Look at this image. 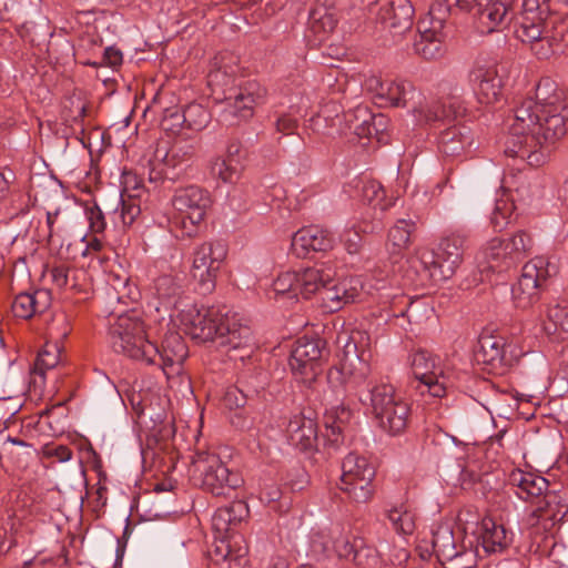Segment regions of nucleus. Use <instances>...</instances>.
Masks as SVG:
<instances>
[{
    "label": "nucleus",
    "instance_id": "19",
    "mask_svg": "<svg viewBox=\"0 0 568 568\" xmlns=\"http://www.w3.org/2000/svg\"><path fill=\"white\" fill-rule=\"evenodd\" d=\"M409 361L413 374L419 383L417 388L422 393L428 392L434 397L445 396L447 376L440 357L428 351L418 349L410 355Z\"/></svg>",
    "mask_w": 568,
    "mask_h": 568
},
{
    "label": "nucleus",
    "instance_id": "9",
    "mask_svg": "<svg viewBox=\"0 0 568 568\" xmlns=\"http://www.w3.org/2000/svg\"><path fill=\"white\" fill-rule=\"evenodd\" d=\"M546 508L539 507L536 521V530L539 527L547 532L540 540H536L537 551L541 556L548 557L552 562L568 568V538L558 539L556 536V525L559 524L567 513L565 505L559 506L557 496L548 495L546 497Z\"/></svg>",
    "mask_w": 568,
    "mask_h": 568
},
{
    "label": "nucleus",
    "instance_id": "25",
    "mask_svg": "<svg viewBox=\"0 0 568 568\" xmlns=\"http://www.w3.org/2000/svg\"><path fill=\"white\" fill-rule=\"evenodd\" d=\"M509 484L514 487V491L518 498L525 501H529L532 498H539L538 506L532 510L530 518V524L536 526L538 508H546V497L551 495L550 493L544 494L548 487L547 479L534 473L515 469L509 475ZM552 495L556 496L555 494Z\"/></svg>",
    "mask_w": 568,
    "mask_h": 568
},
{
    "label": "nucleus",
    "instance_id": "45",
    "mask_svg": "<svg viewBox=\"0 0 568 568\" xmlns=\"http://www.w3.org/2000/svg\"><path fill=\"white\" fill-rule=\"evenodd\" d=\"M333 538L332 554H335L339 558L351 560L354 551L358 547L361 537L354 535L349 529H346V527L335 524L333 525Z\"/></svg>",
    "mask_w": 568,
    "mask_h": 568
},
{
    "label": "nucleus",
    "instance_id": "51",
    "mask_svg": "<svg viewBox=\"0 0 568 568\" xmlns=\"http://www.w3.org/2000/svg\"><path fill=\"white\" fill-rule=\"evenodd\" d=\"M544 331L548 334L562 333L568 335V306L554 305L547 310V321Z\"/></svg>",
    "mask_w": 568,
    "mask_h": 568
},
{
    "label": "nucleus",
    "instance_id": "15",
    "mask_svg": "<svg viewBox=\"0 0 568 568\" xmlns=\"http://www.w3.org/2000/svg\"><path fill=\"white\" fill-rule=\"evenodd\" d=\"M516 358L515 346L505 336L488 331L479 335L475 359L484 365L487 372L501 375L508 371Z\"/></svg>",
    "mask_w": 568,
    "mask_h": 568
},
{
    "label": "nucleus",
    "instance_id": "61",
    "mask_svg": "<svg viewBox=\"0 0 568 568\" xmlns=\"http://www.w3.org/2000/svg\"><path fill=\"white\" fill-rule=\"evenodd\" d=\"M176 114H182V113L176 109H169L165 111V114L161 122V125L165 131H170L172 133H178V132H180V130L183 126H185L184 121L175 120Z\"/></svg>",
    "mask_w": 568,
    "mask_h": 568
},
{
    "label": "nucleus",
    "instance_id": "28",
    "mask_svg": "<svg viewBox=\"0 0 568 568\" xmlns=\"http://www.w3.org/2000/svg\"><path fill=\"white\" fill-rule=\"evenodd\" d=\"M187 357V347L178 333H171L165 336L162 343V348H159V355L154 357L153 363L148 365H158L170 378L174 375H179L182 372V364Z\"/></svg>",
    "mask_w": 568,
    "mask_h": 568
},
{
    "label": "nucleus",
    "instance_id": "50",
    "mask_svg": "<svg viewBox=\"0 0 568 568\" xmlns=\"http://www.w3.org/2000/svg\"><path fill=\"white\" fill-rule=\"evenodd\" d=\"M181 113L175 120L184 121L185 128L196 132L205 129L211 120L209 111L197 103L189 104Z\"/></svg>",
    "mask_w": 568,
    "mask_h": 568
},
{
    "label": "nucleus",
    "instance_id": "12",
    "mask_svg": "<svg viewBox=\"0 0 568 568\" xmlns=\"http://www.w3.org/2000/svg\"><path fill=\"white\" fill-rule=\"evenodd\" d=\"M375 467L364 456L349 453L342 463L339 489L355 503H367L374 494Z\"/></svg>",
    "mask_w": 568,
    "mask_h": 568
},
{
    "label": "nucleus",
    "instance_id": "62",
    "mask_svg": "<svg viewBox=\"0 0 568 568\" xmlns=\"http://www.w3.org/2000/svg\"><path fill=\"white\" fill-rule=\"evenodd\" d=\"M16 173L8 166L0 168V199H4L13 183L16 182Z\"/></svg>",
    "mask_w": 568,
    "mask_h": 568
},
{
    "label": "nucleus",
    "instance_id": "63",
    "mask_svg": "<svg viewBox=\"0 0 568 568\" xmlns=\"http://www.w3.org/2000/svg\"><path fill=\"white\" fill-rule=\"evenodd\" d=\"M282 496L281 488L274 483L264 484L260 491V500L265 505H271L280 500Z\"/></svg>",
    "mask_w": 568,
    "mask_h": 568
},
{
    "label": "nucleus",
    "instance_id": "5",
    "mask_svg": "<svg viewBox=\"0 0 568 568\" xmlns=\"http://www.w3.org/2000/svg\"><path fill=\"white\" fill-rule=\"evenodd\" d=\"M245 503L236 501L219 508L212 518L213 528L221 535L215 542V556L227 562L229 568H247L248 547L244 537L233 534L234 527L247 515Z\"/></svg>",
    "mask_w": 568,
    "mask_h": 568
},
{
    "label": "nucleus",
    "instance_id": "41",
    "mask_svg": "<svg viewBox=\"0 0 568 568\" xmlns=\"http://www.w3.org/2000/svg\"><path fill=\"white\" fill-rule=\"evenodd\" d=\"M385 516L393 530L400 536H409L416 529V513L406 503L389 506Z\"/></svg>",
    "mask_w": 568,
    "mask_h": 568
},
{
    "label": "nucleus",
    "instance_id": "49",
    "mask_svg": "<svg viewBox=\"0 0 568 568\" xmlns=\"http://www.w3.org/2000/svg\"><path fill=\"white\" fill-rule=\"evenodd\" d=\"M243 161L240 158H216L211 164V172L225 183H233L241 176L243 170Z\"/></svg>",
    "mask_w": 568,
    "mask_h": 568
},
{
    "label": "nucleus",
    "instance_id": "27",
    "mask_svg": "<svg viewBox=\"0 0 568 568\" xmlns=\"http://www.w3.org/2000/svg\"><path fill=\"white\" fill-rule=\"evenodd\" d=\"M475 535L478 547L485 554H501L511 545L514 539V532L493 517L483 518Z\"/></svg>",
    "mask_w": 568,
    "mask_h": 568
},
{
    "label": "nucleus",
    "instance_id": "21",
    "mask_svg": "<svg viewBox=\"0 0 568 568\" xmlns=\"http://www.w3.org/2000/svg\"><path fill=\"white\" fill-rule=\"evenodd\" d=\"M506 69L494 62H476L468 74L469 84L483 104L500 100L505 85Z\"/></svg>",
    "mask_w": 568,
    "mask_h": 568
},
{
    "label": "nucleus",
    "instance_id": "24",
    "mask_svg": "<svg viewBox=\"0 0 568 568\" xmlns=\"http://www.w3.org/2000/svg\"><path fill=\"white\" fill-rule=\"evenodd\" d=\"M321 355L322 349L317 341L306 337L298 338L290 357V367L294 377L310 386L320 372Z\"/></svg>",
    "mask_w": 568,
    "mask_h": 568
},
{
    "label": "nucleus",
    "instance_id": "57",
    "mask_svg": "<svg viewBox=\"0 0 568 568\" xmlns=\"http://www.w3.org/2000/svg\"><path fill=\"white\" fill-rule=\"evenodd\" d=\"M379 551L374 547L368 546L361 537L358 540V547L354 551L351 560L363 568H372L377 565Z\"/></svg>",
    "mask_w": 568,
    "mask_h": 568
},
{
    "label": "nucleus",
    "instance_id": "43",
    "mask_svg": "<svg viewBox=\"0 0 568 568\" xmlns=\"http://www.w3.org/2000/svg\"><path fill=\"white\" fill-rule=\"evenodd\" d=\"M432 544L442 564H445L447 559H452L459 547L452 527L447 524L438 525L433 529Z\"/></svg>",
    "mask_w": 568,
    "mask_h": 568
},
{
    "label": "nucleus",
    "instance_id": "56",
    "mask_svg": "<svg viewBox=\"0 0 568 568\" xmlns=\"http://www.w3.org/2000/svg\"><path fill=\"white\" fill-rule=\"evenodd\" d=\"M298 272H283L273 282V291L276 295H288L290 298L298 296Z\"/></svg>",
    "mask_w": 568,
    "mask_h": 568
},
{
    "label": "nucleus",
    "instance_id": "2",
    "mask_svg": "<svg viewBox=\"0 0 568 568\" xmlns=\"http://www.w3.org/2000/svg\"><path fill=\"white\" fill-rule=\"evenodd\" d=\"M372 368L364 355L346 356L328 371V382L355 390L362 405L371 409L378 425L390 435L402 434L408 424L410 406L385 378L367 381Z\"/></svg>",
    "mask_w": 568,
    "mask_h": 568
},
{
    "label": "nucleus",
    "instance_id": "16",
    "mask_svg": "<svg viewBox=\"0 0 568 568\" xmlns=\"http://www.w3.org/2000/svg\"><path fill=\"white\" fill-rule=\"evenodd\" d=\"M226 255L227 248L222 242H204L195 247L191 273L203 293L214 290L217 273Z\"/></svg>",
    "mask_w": 568,
    "mask_h": 568
},
{
    "label": "nucleus",
    "instance_id": "37",
    "mask_svg": "<svg viewBox=\"0 0 568 568\" xmlns=\"http://www.w3.org/2000/svg\"><path fill=\"white\" fill-rule=\"evenodd\" d=\"M204 318L205 315L200 314L199 306L190 302L189 306L181 308L172 321L179 322L183 332L191 338L199 342H209L212 341L213 331L211 328L200 326L201 321H204Z\"/></svg>",
    "mask_w": 568,
    "mask_h": 568
},
{
    "label": "nucleus",
    "instance_id": "17",
    "mask_svg": "<svg viewBox=\"0 0 568 568\" xmlns=\"http://www.w3.org/2000/svg\"><path fill=\"white\" fill-rule=\"evenodd\" d=\"M448 2L469 13L480 33L498 31L510 20L509 9L504 0H448Z\"/></svg>",
    "mask_w": 568,
    "mask_h": 568
},
{
    "label": "nucleus",
    "instance_id": "31",
    "mask_svg": "<svg viewBox=\"0 0 568 568\" xmlns=\"http://www.w3.org/2000/svg\"><path fill=\"white\" fill-rule=\"evenodd\" d=\"M287 442L300 450H312L317 443V425L312 417L303 413L293 414L286 422Z\"/></svg>",
    "mask_w": 568,
    "mask_h": 568
},
{
    "label": "nucleus",
    "instance_id": "33",
    "mask_svg": "<svg viewBox=\"0 0 568 568\" xmlns=\"http://www.w3.org/2000/svg\"><path fill=\"white\" fill-rule=\"evenodd\" d=\"M335 272L332 267L321 265L307 267L298 272V295L304 298H310L315 294L322 296L323 290L326 285L334 282Z\"/></svg>",
    "mask_w": 568,
    "mask_h": 568
},
{
    "label": "nucleus",
    "instance_id": "20",
    "mask_svg": "<svg viewBox=\"0 0 568 568\" xmlns=\"http://www.w3.org/2000/svg\"><path fill=\"white\" fill-rule=\"evenodd\" d=\"M363 85L376 103L383 106L406 108L416 97H420L415 85L405 79H382L378 75H371L365 79Z\"/></svg>",
    "mask_w": 568,
    "mask_h": 568
},
{
    "label": "nucleus",
    "instance_id": "55",
    "mask_svg": "<svg viewBox=\"0 0 568 568\" xmlns=\"http://www.w3.org/2000/svg\"><path fill=\"white\" fill-rule=\"evenodd\" d=\"M300 116L302 109L295 104L290 105L287 111L277 113L274 122L276 132L284 135L293 134L297 130Z\"/></svg>",
    "mask_w": 568,
    "mask_h": 568
},
{
    "label": "nucleus",
    "instance_id": "3",
    "mask_svg": "<svg viewBox=\"0 0 568 568\" xmlns=\"http://www.w3.org/2000/svg\"><path fill=\"white\" fill-rule=\"evenodd\" d=\"M237 65L232 55L220 53L214 57L207 73V85L216 101L221 102V118L233 125L253 115L254 108L265 98V89L256 81H248L233 88Z\"/></svg>",
    "mask_w": 568,
    "mask_h": 568
},
{
    "label": "nucleus",
    "instance_id": "59",
    "mask_svg": "<svg viewBox=\"0 0 568 568\" xmlns=\"http://www.w3.org/2000/svg\"><path fill=\"white\" fill-rule=\"evenodd\" d=\"M121 193L125 197H140L143 192L142 179L132 171L124 170L121 175Z\"/></svg>",
    "mask_w": 568,
    "mask_h": 568
},
{
    "label": "nucleus",
    "instance_id": "53",
    "mask_svg": "<svg viewBox=\"0 0 568 568\" xmlns=\"http://www.w3.org/2000/svg\"><path fill=\"white\" fill-rule=\"evenodd\" d=\"M516 206L514 202L506 197L496 200L494 211L490 216V223L495 231H503L513 220Z\"/></svg>",
    "mask_w": 568,
    "mask_h": 568
},
{
    "label": "nucleus",
    "instance_id": "6",
    "mask_svg": "<svg viewBox=\"0 0 568 568\" xmlns=\"http://www.w3.org/2000/svg\"><path fill=\"white\" fill-rule=\"evenodd\" d=\"M199 312L205 315L200 326L213 331L212 341L217 339L221 345L229 346L231 349H246L245 356H250L253 351V336L243 316L226 307L217 306H201ZM243 357L244 355L241 356Z\"/></svg>",
    "mask_w": 568,
    "mask_h": 568
},
{
    "label": "nucleus",
    "instance_id": "40",
    "mask_svg": "<svg viewBox=\"0 0 568 568\" xmlns=\"http://www.w3.org/2000/svg\"><path fill=\"white\" fill-rule=\"evenodd\" d=\"M499 250H504L503 264L511 267L521 261L532 247V239L524 231L515 233L509 239L503 240V243H496Z\"/></svg>",
    "mask_w": 568,
    "mask_h": 568
},
{
    "label": "nucleus",
    "instance_id": "39",
    "mask_svg": "<svg viewBox=\"0 0 568 568\" xmlns=\"http://www.w3.org/2000/svg\"><path fill=\"white\" fill-rule=\"evenodd\" d=\"M337 24L336 13L323 4L313 8L308 16V31L314 36V43L321 44Z\"/></svg>",
    "mask_w": 568,
    "mask_h": 568
},
{
    "label": "nucleus",
    "instance_id": "34",
    "mask_svg": "<svg viewBox=\"0 0 568 568\" xmlns=\"http://www.w3.org/2000/svg\"><path fill=\"white\" fill-rule=\"evenodd\" d=\"M355 187L358 190L361 200L374 211L373 214L366 212L364 217H371V220L379 217V223H382L383 213L392 203L386 201L385 191L381 183L375 180L361 179L356 182Z\"/></svg>",
    "mask_w": 568,
    "mask_h": 568
},
{
    "label": "nucleus",
    "instance_id": "8",
    "mask_svg": "<svg viewBox=\"0 0 568 568\" xmlns=\"http://www.w3.org/2000/svg\"><path fill=\"white\" fill-rule=\"evenodd\" d=\"M174 214L170 219L171 231L176 237H191L196 234L211 205L207 191L197 185L178 189L172 197Z\"/></svg>",
    "mask_w": 568,
    "mask_h": 568
},
{
    "label": "nucleus",
    "instance_id": "48",
    "mask_svg": "<svg viewBox=\"0 0 568 568\" xmlns=\"http://www.w3.org/2000/svg\"><path fill=\"white\" fill-rule=\"evenodd\" d=\"M139 197L120 194L119 203L112 212V222L119 226H130L141 213Z\"/></svg>",
    "mask_w": 568,
    "mask_h": 568
},
{
    "label": "nucleus",
    "instance_id": "14",
    "mask_svg": "<svg viewBox=\"0 0 568 568\" xmlns=\"http://www.w3.org/2000/svg\"><path fill=\"white\" fill-rule=\"evenodd\" d=\"M186 276L183 271L171 270L159 275L150 287L156 311L169 312L171 320L184 306H189L191 300L185 294Z\"/></svg>",
    "mask_w": 568,
    "mask_h": 568
},
{
    "label": "nucleus",
    "instance_id": "29",
    "mask_svg": "<svg viewBox=\"0 0 568 568\" xmlns=\"http://www.w3.org/2000/svg\"><path fill=\"white\" fill-rule=\"evenodd\" d=\"M334 237L320 226L298 230L292 237L291 251L296 257H306L310 252H325L333 247Z\"/></svg>",
    "mask_w": 568,
    "mask_h": 568
},
{
    "label": "nucleus",
    "instance_id": "30",
    "mask_svg": "<svg viewBox=\"0 0 568 568\" xmlns=\"http://www.w3.org/2000/svg\"><path fill=\"white\" fill-rule=\"evenodd\" d=\"M362 290V282L356 277L345 278L338 283L332 282L323 290L321 296L323 307L328 312L339 311L344 305L357 301Z\"/></svg>",
    "mask_w": 568,
    "mask_h": 568
},
{
    "label": "nucleus",
    "instance_id": "36",
    "mask_svg": "<svg viewBox=\"0 0 568 568\" xmlns=\"http://www.w3.org/2000/svg\"><path fill=\"white\" fill-rule=\"evenodd\" d=\"M193 155V148L186 144H174L161 158L162 168L158 174L168 179L175 180L186 170Z\"/></svg>",
    "mask_w": 568,
    "mask_h": 568
},
{
    "label": "nucleus",
    "instance_id": "22",
    "mask_svg": "<svg viewBox=\"0 0 568 568\" xmlns=\"http://www.w3.org/2000/svg\"><path fill=\"white\" fill-rule=\"evenodd\" d=\"M367 8L394 34H403L413 26L414 8L409 0H369Z\"/></svg>",
    "mask_w": 568,
    "mask_h": 568
},
{
    "label": "nucleus",
    "instance_id": "32",
    "mask_svg": "<svg viewBox=\"0 0 568 568\" xmlns=\"http://www.w3.org/2000/svg\"><path fill=\"white\" fill-rule=\"evenodd\" d=\"M51 301L50 291L44 288L23 292L14 297L11 310L16 317L29 320L44 313L50 307Z\"/></svg>",
    "mask_w": 568,
    "mask_h": 568
},
{
    "label": "nucleus",
    "instance_id": "7",
    "mask_svg": "<svg viewBox=\"0 0 568 568\" xmlns=\"http://www.w3.org/2000/svg\"><path fill=\"white\" fill-rule=\"evenodd\" d=\"M110 343L115 353L144 364L153 363L159 347L149 339L145 325L135 315H121L110 328Z\"/></svg>",
    "mask_w": 568,
    "mask_h": 568
},
{
    "label": "nucleus",
    "instance_id": "58",
    "mask_svg": "<svg viewBox=\"0 0 568 568\" xmlns=\"http://www.w3.org/2000/svg\"><path fill=\"white\" fill-rule=\"evenodd\" d=\"M496 243H503V240L501 239L490 240L481 252L483 257L487 263V266L485 268L491 270L494 272H504V271L508 270L509 267H506L503 264L504 250H499V247H494V246H496L495 245Z\"/></svg>",
    "mask_w": 568,
    "mask_h": 568
},
{
    "label": "nucleus",
    "instance_id": "60",
    "mask_svg": "<svg viewBox=\"0 0 568 568\" xmlns=\"http://www.w3.org/2000/svg\"><path fill=\"white\" fill-rule=\"evenodd\" d=\"M89 229L93 234H102L106 223L101 209L98 205L88 207L85 210Z\"/></svg>",
    "mask_w": 568,
    "mask_h": 568
},
{
    "label": "nucleus",
    "instance_id": "46",
    "mask_svg": "<svg viewBox=\"0 0 568 568\" xmlns=\"http://www.w3.org/2000/svg\"><path fill=\"white\" fill-rule=\"evenodd\" d=\"M60 355L61 347L58 343L48 342L43 345L34 362V383H37V376L44 378L45 372L54 368L59 364Z\"/></svg>",
    "mask_w": 568,
    "mask_h": 568
},
{
    "label": "nucleus",
    "instance_id": "42",
    "mask_svg": "<svg viewBox=\"0 0 568 568\" xmlns=\"http://www.w3.org/2000/svg\"><path fill=\"white\" fill-rule=\"evenodd\" d=\"M381 227L382 223H379V217L375 220L363 217L358 223H353L351 226H347L339 235V239L349 254H356L362 247L361 234L374 233L381 230Z\"/></svg>",
    "mask_w": 568,
    "mask_h": 568
},
{
    "label": "nucleus",
    "instance_id": "47",
    "mask_svg": "<svg viewBox=\"0 0 568 568\" xmlns=\"http://www.w3.org/2000/svg\"><path fill=\"white\" fill-rule=\"evenodd\" d=\"M415 231V222L410 219H398L388 231V243L394 253L406 250L410 244V236Z\"/></svg>",
    "mask_w": 568,
    "mask_h": 568
},
{
    "label": "nucleus",
    "instance_id": "4",
    "mask_svg": "<svg viewBox=\"0 0 568 568\" xmlns=\"http://www.w3.org/2000/svg\"><path fill=\"white\" fill-rule=\"evenodd\" d=\"M549 0H524L523 13L516 37L529 44L538 59H548L555 53L562 41V31H554V22L549 19Z\"/></svg>",
    "mask_w": 568,
    "mask_h": 568
},
{
    "label": "nucleus",
    "instance_id": "44",
    "mask_svg": "<svg viewBox=\"0 0 568 568\" xmlns=\"http://www.w3.org/2000/svg\"><path fill=\"white\" fill-rule=\"evenodd\" d=\"M352 412L344 405L332 406L325 412L324 424L327 432V437L331 443L338 444L342 434L349 423Z\"/></svg>",
    "mask_w": 568,
    "mask_h": 568
},
{
    "label": "nucleus",
    "instance_id": "1",
    "mask_svg": "<svg viewBox=\"0 0 568 568\" xmlns=\"http://www.w3.org/2000/svg\"><path fill=\"white\" fill-rule=\"evenodd\" d=\"M508 118L505 154L542 165L568 128L562 92L551 78H541L534 93L515 99Z\"/></svg>",
    "mask_w": 568,
    "mask_h": 568
},
{
    "label": "nucleus",
    "instance_id": "23",
    "mask_svg": "<svg viewBox=\"0 0 568 568\" xmlns=\"http://www.w3.org/2000/svg\"><path fill=\"white\" fill-rule=\"evenodd\" d=\"M460 89L455 85L449 92L446 87L440 88V97L429 108H425L418 102L413 105V115L418 123H429L435 121H449L462 116L466 109L459 94Z\"/></svg>",
    "mask_w": 568,
    "mask_h": 568
},
{
    "label": "nucleus",
    "instance_id": "38",
    "mask_svg": "<svg viewBox=\"0 0 568 568\" xmlns=\"http://www.w3.org/2000/svg\"><path fill=\"white\" fill-rule=\"evenodd\" d=\"M307 129L323 135H335L341 132V104L334 101L327 102L318 114L307 122Z\"/></svg>",
    "mask_w": 568,
    "mask_h": 568
},
{
    "label": "nucleus",
    "instance_id": "18",
    "mask_svg": "<svg viewBox=\"0 0 568 568\" xmlns=\"http://www.w3.org/2000/svg\"><path fill=\"white\" fill-rule=\"evenodd\" d=\"M447 10L442 6L432 7L426 17L419 20V39L415 41V52L425 60H437L445 53L444 26Z\"/></svg>",
    "mask_w": 568,
    "mask_h": 568
},
{
    "label": "nucleus",
    "instance_id": "52",
    "mask_svg": "<svg viewBox=\"0 0 568 568\" xmlns=\"http://www.w3.org/2000/svg\"><path fill=\"white\" fill-rule=\"evenodd\" d=\"M479 556V547L473 549V540L466 545L465 540L456 549V554L452 559H447L444 565H448L447 568H474Z\"/></svg>",
    "mask_w": 568,
    "mask_h": 568
},
{
    "label": "nucleus",
    "instance_id": "64",
    "mask_svg": "<svg viewBox=\"0 0 568 568\" xmlns=\"http://www.w3.org/2000/svg\"><path fill=\"white\" fill-rule=\"evenodd\" d=\"M122 52L115 47H108L103 52V62L104 64L116 68L122 63Z\"/></svg>",
    "mask_w": 568,
    "mask_h": 568
},
{
    "label": "nucleus",
    "instance_id": "11",
    "mask_svg": "<svg viewBox=\"0 0 568 568\" xmlns=\"http://www.w3.org/2000/svg\"><path fill=\"white\" fill-rule=\"evenodd\" d=\"M466 237L453 233L444 237L436 252L424 251L419 254L420 264L435 283L449 280L463 261Z\"/></svg>",
    "mask_w": 568,
    "mask_h": 568
},
{
    "label": "nucleus",
    "instance_id": "10",
    "mask_svg": "<svg viewBox=\"0 0 568 568\" xmlns=\"http://www.w3.org/2000/svg\"><path fill=\"white\" fill-rule=\"evenodd\" d=\"M193 475L201 479L203 488L213 495H227L242 486L243 478L237 471H232L221 458L210 452L199 450L192 455Z\"/></svg>",
    "mask_w": 568,
    "mask_h": 568
},
{
    "label": "nucleus",
    "instance_id": "13",
    "mask_svg": "<svg viewBox=\"0 0 568 568\" xmlns=\"http://www.w3.org/2000/svg\"><path fill=\"white\" fill-rule=\"evenodd\" d=\"M556 273L557 265L545 256H536L527 262L518 282L511 287L516 306L526 308L535 303L546 281Z\"/></svg>",
    "mask_w": 568,
    "mask_h": 568
},
{
    "label": "nucleus",
    "instance_id": "54",
    "mask_svg": "<svg viewBox=\"0 0 568 568\" xmlns=\"http://www.w3.org/2000/svg\"><path fill=\"white\" fill-rule=\"evenodd\" d=\"M333 542V525L329 528L313 530L310 536V549L316 557L329 556Z\"/></svg>",
    "mask_w": 568,
    "mask_h": 568
},
{
    "label": "nucleus",
    "instance_id": "35",
    "mask_svg": "<svg viewBox=\"0 0 568 568\" xmlns=\"http://www.w3.org/2000/svg\"><path fill=\"white\" fill-rule=\"evenodd\" d=\"M471 144V130L466 125L449 126L438 138V149L446 156H459Z\"/></svg>",
    "mask_w": 568,
    "mask_h": 568
},
{
    "label": "nucleus",
    "instance_id": "26",
    "mask_svg": "<svg viewBox=\"0 0 568 568\" xmlns=\"http://www.w3.org/2000/svg\"><path fill=\"white\" fill-rule=\"evenodd\" d=\"M386 119L383 115H374L368 108L358 104L347 111L341 108V132H351L359 138H371L385 126Z\"/></svg>",
    "mask_w": 568,
    "mask_h": 568
}]
</instances>
